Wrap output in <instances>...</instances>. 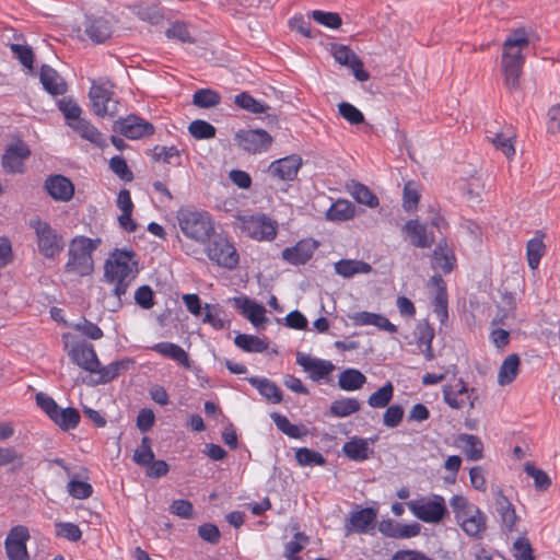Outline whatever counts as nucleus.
<instances>
[{
	"mask_svg": "<svg viewBox=\"0 0 560 560\" xmlns=\"http://www.w3.org/2000/svg\"><path fill=\"white\" fill-rule=\"evenodd\" d=\"M135 253L127 249H115L104 265L105 281L114 285V295L121 305V298L136 279L139 270L133 260Z\"/></svg>",
	"mask_w": 560,
	"mask_h": 560,
	"instance_id": "obj_1",
	"label": "nucleus"
},
{
	"mask_svg": "<svg viewBox=\"0 0 560 560\" xmlns=\"http://www.w3.org/2000/svg\"><path fill=\"white\" fill-rule=\"evenodd\" d=\"M529 39L524 28H517L510 33L503 43L502 71L504 84L510 91L520 85V75L524 65L523 49L527 48Z\"/></svg>",
	"mask_w": 560,
	"mask_h": 560,
	"instance_id": "obj_2",
	"label": "nucleus"
},
{
	"mask_svg": "<svg viewBox=\"0 0 560 560\" xmlns=\"http://www.w3.org/2000/svg\"><path fill=\"white\" fill-rule=\"evenodd\" d=\"M455 521L470 538L482 539L487 532L488 516L466 497L455 494L450 500Z\"/></svg>",
	"mask_w": 560,
	"mask_h": 560,
	"instance_id": "obj_3",
	"label": "nucleus"
},
{
	"mask_svg": "<svg viewBox=\"0 0 560 560\" xmlns=\"http://www.w3.org/2000/svg\"><path fill=\"white\" fill-rule=\"evenodd\" d=\"M101 238H90L83 235L75 236L69 244L68 261L65 271L75 276H89L94 270L93 252L101 245Z\"/></svg>",
	"mask_w": 560,
	"mask_h": 560,
	"instance_id": "obj_4",
	"label": "nucleus"
},
{
	"mask_svg": "<svg viewBox=\"0 0 560 560\" xmlns=\"http://www.w3.org/2000/svg\"><path fill=\"white\" fill-rule=\"evenodd\" d=\"M28 225L34 230L38 252L47 259H55L65 248L63 236L48 222L32 219Z\"/></svg>",
	"mask_w": 560,
	"mask_h": 560,
	"instance_id": "obj_5",
	"label": "nucleus"
},
{
	"mask_svg": "<svg viewBox=\"0 0 560 560\" xmlns=\"http://www.w3.org/2000/svg\"><path fill=\"white\" fill-rule=\"evenodd\" d=\"M37 406L46 413V416L62 431L75 429L81 420L78 409L73 407L61 408L47 394L37 393L35 396Z\"/></svg>",
	"mask_w": 560,
	"mask_h": 560,
	"instance_id": "obj_6",
	"label": "nucleus"
},
{
	"mask_svg": "<svg viewBox=\"0 0 560 560\" xmlns=\"http://www.w3.org/2000/svg\"><path fill=\"white\" fill-rule=\"evenodd\" d=\"M177 218L182 232L194 241L203 243L213 232L211 218L207 212L182 210Z\"/></svg>",
	"mask_w": 560,
	"mask_h": 560,
	"instance_id": "obj_7",
	"label": "nucleus"
},
{
	"mask_svg": "<svg viewBox=\"0 0 560 560\" xmlns=\"http://www.w3.org/2000/svg\"><path fill=\"white\" fill-rule=\"evenodd\" d=\"M407 505L417 518L425 523H439L447 513L445 500L439 494L409 501Z\"/></svg>",
	"mask_w": 560,
	"mask_h": 560,
	"instance_id": "obj_8",
	"label": "nucleus"
},
{
	"mask_svg": "<svg viewBox=\"0 0 560 560\" xmlns=\"http://www.w3.org/2000/svg\"><path fill=\"white\" fill-rule=\"evenodd\" d=\"M208 258L218 266L234 269L238 265V254L234 245L223 235H214L207 246Z\"/></svg>",
	"mask_w": 560,
	"mask_h": 560,
	"instance_id": "obj_9",
	"label": "nucleus"
},
{
	"mask_svg": "<svg viewBox=\"0 0 560 560\" xmlns=\"http://www.w3.org/2000/svg\"><path fill=\"white\" fill-rule=\"evenodd\" d=\"M235 144L250 154L266 152L272 144V137L264 129L238 130L234 136Z\"/></svg>",
	"mask_w": 560,
	"mask_h": 560,
	"instance_id": "obj_10",
	"label": "nucleus"
},
{
	"mask_svg": "<svg viewBox=\"0 0 560 560\" xmlns=\"http://www.w3.org/2000/svg\"><path fill=\"white\" fill-rule=\"evenodd\" d=\"M242 231L250 238L257 241H271L277 234V223L265 214L243 217Z\"/></svg>",
	"mask_w": 560,
	"mask_h": 560,
	"instance_id": "obj_11",
	"label": "nucleus"
},
{
	"mask_svg": "<svg viewBox=\"0 0 560 560\" xmlns=\"http://www.w3.org/2000/svg\"><path fill=\"white\" fill-rule=\"evenodd\" d=\"M31 538L28 528L24 525L13 526L4 540L5 553L9 560H30L26 542Z\"/></svg>",
	"mask_w": 560,
	"mask_h": 560,
	"instance_id": "obj_12",
	"label": "nucleus"
},
{
	"mask_svg": "<svg viewBox=\"0 0 560 560\" xmlns=\"http://www.w3.org/2000/svg\"><path fill=\"white\" fill-rule=\"evenodd\" d=\"M113 130L128 139L137 140L152 136L154 133V126L137 115H129L117 119L113 125Z\"/></svg>",
	"mask_w": 560,
	"mask_h": 560,
	"instance_id": "obj_13",
	"label": "nucleus"
},
{
	"mask_svg": "<svg viewBox=\"0 0 560 560\" xmlns=\"http://www.w3.org/2000/svg\"><path fill=\"white\" fill-rule=\"evenodd\" d=\"M31 155L28 145L18 139L10 143L2 155L1 165L7 173L22 174L24 172V161Z\"/></svg>",
	"mask_w": 560,
	"mask_h": 560,
	"instance_id": "obj_14",
	"label": "nucleus"
},
{
	"mask_svg": "<svg viewBox=\"0 0 560 560\" xmlns=\"http://www.w3.org/2000/svg\"><path fill=\"white\" fill-rule=\"evenodd\" d=\"M113 92L102 85L93 84L89 97L93 113L98 117H113L117 114L118 102L113 100Z\"/></svg>",
	"mask_w": 560,
	"mask_h": 560,
	"instance_id": "obj_15",
	"label": "nucleus"
},
{
	"mask_svg": "<svg viewBox=\"0 0 560 560\" xmlns=\"http://www.w3.org/2000/svg\"><path fill=\"white\" fill-rule=\"evenodd\" d=\"M377 509L372 506L362 508L351 512L349 518L345 523L346 536L352 533L368 534L376 524Z\"/></svg>",
	"mask_w": 560,
	"mask_h": 560,
	"instance_id": "obj_16",
	"label": "nucleus"
},
{
	"mask_svg": "<svg viewBox=\"0 0 560 560\" xmlns=\"http://www.w3.org/2000/svg\"><path fill=\"white\" fill-rule=\"evenodd\" d=\"M330 50L336 62L350 68L358 81L369 80L370 74L363 69V62L349 46L332 44Z\"/></svg>",
	"mask_w": 560,
	"mask_h": 560,
	"instance_id": "obj_17",
	"label": "nucleus"
},
{
	"mask_svg": "<svg viewBox=\"0 0 560 560\" xmlns=\"http://www.w3.org/2000/svg\"><path fill=\"white\" fill-rule=\"evenodd\" d=\"M69 355L73 363L90 373H95L98 369L100 361L91 343L84 341L75 342L71 347Z\"/></svg>",
	"mask_w": 560,
	"mask_h": 560,
	"instance_id": "obj_18",
	"label": "nucleus"
},
{
	"mask_svg": "<svg viewBox=\"0 0 560 560\" xmlns=\"http://www.w3.org/2000/svg\"><path fill=\"white\" fill-rule=\"evenodd\" d=\"M296 363L308 373L310 378L314 382L326 378L335 370V365L330 361L312 358L302 352L296 353Z\"/></svg>",
	"mask_w": 560,
	"mask_h": 560,
	"instance_id": "obj_19",
	"label": "nucleus"
},
{
	"mask_svg": "<svg viewBox=\"0 0 560 560\" xmlns=\"http://www.w3.org/2000/svg\"><path fill=\"white\" fill-rule=\"evenodd\" d=\"M44 189L56 201H69L74 195L72 182L63 175H50L44 183Z\"/></svg>",
	"mask_w": 560,
	"mask_h": 560,
	"instance_id": "obj_20",
	"label": "nucleus"
},
{
	"mask_svg": "<svg viewBox=\"0 0 560 560\" xmlns=\"http://www.w3.org/2000/svg\"><path fill=\"white\" fill-rule=\"evenodd\" d=\"M302 165L301 156L288 155L270 163L268 172L275 178L281 180H293Z\"/></svg>",
	"mask_w": 560,
	"mask_h": 560,
	"instance_id": "obj_21",
	"label": "nucleus"
},
{
	"mask_svg": "<svg viewBox=\"0 0 560 560\" xmlns=\"http://www.w3.org/2000/svg\"><path fill=\"white\" fill-rule=\"evenodd\" d=\"M378 532L389 538L405 539L419 535V523L400 524L392 518L383 520L377 524Z\"/></svg>",
	"mask_w": 560,
	"mask_h": 560,
	"instance_id": "obj_22",
	"label": "nucleus"
},
{
	"mask_svg": "<svg viewBox=\"0 0 560 560\" xmlns=\"http://www.w3.org/2000/svg\"><path fill=\"white\" fill-rule=\"evenodd\" d=\"M84 33L94 44H103L113 34V23L104 16L86 18Z\"/></svg>",
	"mask_w": 560,
	"mask_h": 560,
	"instance_id": "obj_23",
	"label": "nucleus"
},
{
	"mask_svg": "<svg viewBox=\"0 0 560 560\" xmlns=\"http://www.w3.org/2000/svg\"><path fill=\"white\" fill-rule=\"evenodd\" d=\"M402 231L410 238V243L418 248H429L434 243L433 233L427 231L424 224L419 223L418 220H409L402 226Z\"/></svg>",
	"mask_w": 560,
	"mask_h": 560,
	"instance_id": "obj_24",
	"label": "nucleus"
},
{
	"mask_svg": "<svg viewBox=\"0 0 560 560\" xmlns=\"http://www.w3.org/2000/svg\"><path fill=\"white\" fill-rule=\"evenodd\" d=\"M315 249V242L300 241L292 247H285L282 250V258L292 265H304L312 258Z\"/></svg>",
	"mask_w": 560,
	"mask_h": 560,
	"instance_id": "obj_25",
	"label": "nucleus"
},
{
	"mask_svg": "<svg viewBox=\"0 0 560 560\" xmlns=\"http://www.w3.org/2000/svg\"><path fill=\"white\" fill-rule=\"evenodd\" d=\"M495 509L500 516L501 529L504 533L515 530V524L518 520L513 504L501 492L495 498Z\"/></svg>",
	"mask_w": 560,
	"mask_h": 560,
	"instance_id": "obj_26",
	"label": "nucleus"
},
{
	"mask_svg": "<svg viewBox=\"0 0 560 560\" xmlns=\"http://www.w3.org/2000/svg\"><path fill=\"white\" fill-rule=\"evenodd\" d=\"M39 79L45 91L51 95H62L67 92V83L62 77L48 65L42 66Z\"/></svg>",
	"mask_w": 560,
	"mask_h": 560,
	"instance_id": "obj_27",
	"label": "nucleus"
},
{
	"mask_svg": "<svg viewBox=\"0 0 560 560\" xmlns=\"http://www.w3.org/2000/svg\"><path fill=\"white\" fill-rule=\"evenodd\" d=\"M335 272L346 279L355 275H368L373 268L369 262L358 259H340L334 264Z\"/></svg>",
	"mask_w": 560,
	"mask_h": 560,
	"instance_id": "obj_28",
	"label": "nucleus"
},
{
	"mask_svg": "<svg viewBox=\"0 0 560 560\" xmlns=\"http://www.w3.org/2000/svg\"><path fill=\"white\" fill-rule=\"evenodd\" d=\"M444 401L453 409H462L469 399L467 386L462 380L455 385H447L443 388Z\"/></svg>",
	"mask_w": 560,
	"mask_h": 560,
	"instance_id": "obj_29",
	"label": "nucleus"
},
{
	"mask_svg": "<svg viewBox=\"0 0 560 560\" xmlns=\"http://www.w3.org/2000/svg\"><path fill=\"white\" fill-rule=\"evenodd\" d=\"M151 350L165 358H170L176 361L178 364L186 369H190V359L187 352L176 343L167 341L158 342L151 347Z\"/></svg>",
	"mask_w": 560,
	"mask_h": 560,
	"instance_id": "obj_30",
	"label": "nucleus"
},
{
	"mask_svg": "<svg viewBox=\"0 0 560 560\" xmlns=\"http://www.w3.org/2000/svg\"><path fill=\"white\" fill-rule=\"evenodd\" d=\"M247 381L268 401L272 404H280L282 401V392L273 381L258 376L248 377Z\"/></svg>",
	"mask_w": 560,
	"mask_h": 560,
	"instance_id": "obj_31",
	"label": "nucleus"
},
{
	"mask_svg": "<svg viewBox=\"0 0 560 560\" xmlns=\"http://www.w3.org/2000/svg\"><path fill=\"white\" fill-rule=\"evenodd\" d=\"M25 456L14 446H0V467L8 466L10 474H18L25 467Z\"/></svg>",
	"mask_w": 560,
	"mask_h": 560,
	"instance_id": "obj_32",
	"label": "nucleus"
},
{
	"mask_svg": "<svg viewBox=\"0 0 560 560\" xmlns=\"http://www.w3.org/2000/svg\"><path fill=\"white\" fill-rule=\"evenodd\" d=\"M69 127L78 132L81 138L90 141L98 148H104L106 145V139L98 129L86 119L81 117L77 121H71Z\"/></svg>",
	"mask_w": 560,
	"mask_h": 560,
	"instance_id": "obj_33",
	"label": "nucleus"
},
{
	"mask_svg": "<svg viewBox=\"0 0 560 560\" xmlns=\"http://www.w3.org/2000/svg\"><path fill=\"white\" fill-rule=\"evenodd\" d=\"M235 306L241 308L242 313L255 327H259L266 320L265 307L248 298L235 299Z\"/></svg>",
	"mask_w": 560,
	"mask_h": 560,
	"instance_id": "obj_34",
	"label": "nucleus"
},
{
	"mask_svg": "<svg viewBox=\"0 0 560 560\" xmlns=\"http://www.w3.org/2000/svg\"><path fill=\"white\" fill-rule=\"evenodd\" d=\"M342 451L345 455L355 462H363L369 459L373 451L369 447V443L362 438H352L345 443Z\"/></svg>",
	"mask_w": 560,
	"mask_h": 560,
	"instance_id": "obj_35",
	"label": "nucleus"
},
{
	"mask_svg": "<svg viewBox=\"0 0 560 560\" xmlns=\"http://www.w3.org/2000/svg\"><path fill=\"white\" fill-rule=\"evenodd\" d=\"M457 441L467 459L479 460L482 458L483 443L477 435L460 434Z\"/></svg>",
	"mask_w": 560,
	"mask_h": 560,
	"instance_id": "obj_36",
	"label": "nucleus"
},
{
	"mask_svg": "<svg viewBox=\"0 0 560 560\" xmlns=\"http://www.w3.org/2000/svg\"><path fill=\"white\" fill-rule=\"evenodd\" d=\"M456 258L453 253L442 244H438L433 250L432 267L442 270L445 275L453 271Z\"/></svg>",
	"mask_w": 560,
	"mask_h": 560,
	"instance_id": "obj_37",
	"label": "nucleus"
},
{
	"mask_svg": "<svg viewBox=\"0 0 560 560\" xmlns=\"http://www.w3.org/2000/svg\"><path fill=\"white\" fill-rule=\"evenodd\" d=\"M518 368H520L518 355L514 354V353L508 355L503 360V362L499 369V373H498L499 385L505 386V385L511 384L518 374Z\"/></svg>",
	"mask_w": 560,
	"mask_h": 560,
	"instance_id": "obj_38",
	"label": "nucleus"
},
{
	"mask_svg": "<svg viewBox=\"0 0 560 560\" xmlns=\"http://www.w3.org/2000/svg\"><path fill=\"white\" fill-rule=\"evenodd\" d=\"M365 382V375L357 369H346L338 377V386L347 392L360 389Z\"/></svg>",
	"mask_w": 560,
	"mask_h": 560,
	"instance_id": "obj_39",
	"label": "nucleus"
},
{
	"mask_svg": "<svg viewBox=\"0 0 560 560\" xmlns=\"http://www.w3.org/2000/svg\"><path fill=\"white\" fill-rule=\"evenodd\" d=\"M270 417L278 430L289 438L300 439L307 434V429L304 425H296L291 423L285 416H282L278 412H272Z\"/></svg>",
	"mask_w": 560,
	"mask_h": 560,
	"instance_id": "obj_40",
	"label": "nucleus"
},
{
	"mask_svg": "<svg viewBox=\"0 0 560 560\" xmlns=\"http://www.w3.org/2000/svg\"><path fill=\"white\" fill-rule=\"evenodd\" d=\"M354 206L348 201L339 199L334 202L326 212V217L329 221H346L354 217Z\"/></svg>",
	"mask_w": 560,
	"mask_h": 560,
	"instance_id": "obj_41",
	"label": "nucleus"
},
{
	"mask_svg": "<svg viewBox=\"0 0 560 560\" xmlns=\"http://www.w3.org/2000/svg\"><path fill=\"white\" fill-rule=\"evenodd\" d=\"M234 343L245 352L261 353L268 349V342L257 336L238 334Z\"/></svg>",
	"mask_w": 560,
	"mask_h": 560,
	"instance_id": "obj_42",
	"label": "nucleus"
},
{
	"mask_svg": "<svg viewBox=\"0 0 560 560\" xmlns=\"http://www.w3.org/2000/svg\"><path fill=\"white\" fill-rule=\"evenodd\" d=\"M128 365L129 361H114L106 366H102L100 364L97 371L94 373L98 375L94 384H106L115 380L122 370L128 368Z\"/></svg>",
	"mask_w": 560,
	"mask_h": 560,
	"instance_id": "obj_43",
	"label": "nucleus"
},
{
	"mask_svg": "<svg viewBox=\"0 0 560 560\" xmlns=\"http://www.w3.org/2000/svg\"><path fill=\"white\" fill-rule=\"evenodd\" d=\"M544 234L540 236H536L528 241L526 245V256L528 266L530 269L535 270L538 268L540 264L541 257L545 255L546 246L542 242Z\"/></svg>",
	"mask_w": 560,
	"mask_h": 560,
	"instance_id": "obj_44",
	"label": "nucleus"
},
{
	"mask_svg": "<svg viewBox=\"0 0 560 560\" xmlns=\"http://www.w3.org/2000/svg\"><path fill=\"white\" fill-rule=\"evenodd\" d=\"M234 103L240 108L252 113L262 114L266 113L270 107L264 102L254 98L249 93L242 92L234 97Z\"/></svg>",
	"mask_w": 560,
	"mask_h": 560,
	"instance_id": "obj_45",
	"label": "nucleus"
},
{
	"mask_svg": "<svg viewBox=\"0 0 560 560\" xmlns=\"http://www.w3.org/2000/svg\"><path fill=\"white\" fill-rule=\"evenodd\" d=\"M349 191L351 196L362 205H365L370 208H375L378 206V198L370 190V188L361 183L352 182L349 185Z\"/></svg>",
	"mask_w": 560,
	"mask_h": 560,
	"instance_id": "obj_46",
	"label": "nucleus"
},
{
	"mask_svg": "<svg viewBox=\"0 0 560 560\" xmlns=\"http://www.w3.org/2000/svg\"><path fill=\"white\" fill-rule=\"evenodd\" d=\"M221 95L212 89H199L192 95V104L199 108H212L221 103Z\"/></svg>",
	"mask_w": 560,
	"mask_h": 560,
	"instance_id": "obj_47",
	"label": "nucleus"
},
{
	"mask_svg": "<svg viewBox=\"0 0 560 560\" xmlns=\"http://www.w3.org/2000/svg\"><path fill=\"white\" fill-rule=\"evenodd\" d=\"M361 404L355 398H341L331 402L329 411L332 416L345 418L360 410Z\"/></svg>",
	"mask_w": 560,
	"mask_h": 560,
	"instance_id": "obj_48",
	"label": "nucleus"
},
{
	"mask_svg": "<svg viewBox=\"0 0 560 560\" xmlns=\"http://www.w3.org/2000/svg\"><path fill=\"white\" fill-rule=\"evenodd\" d=\"M394 386L390 382H387L376 392L372 393L368 398V404L372 408H385L393 399Z\"/></svg>",
	"mask_w": 560,
	"mask_h": 560,
	"instance_id": "obj_49",
	"label": "nucleus"
},
{
	"mask_svg": "<svg viewBox=\"0 0 560 560\" xmlns=\"http://www.w3.org/2000/svg\"><path fill=\"white\" fill-rule=\"evenodd\" d=\"M188 131L197 140L212 139L217 133L215 127L202 119L191 121L188 126Z\"/></svg>",
	"mask_w": 560,
	"mask_h": 560,
	"instance_id": "obj_50",
	"label": "nucleus"
},
{
	"mask_svg": "<svg viewBox=\"0 0 560 560\" xmlns=\"http://www.w3.org/2000/svg\"><path fill=\"white\" fill-rule=\"evenodd\" d=\"M295 459L300 466H323L326 464L323 454L307 447L298 448Z\"/></svg>",
	"mask_w": 560,
	"mask_h": 560,
	"instance_id": "obj_51",
	"label": "nucleus"
},
{
	"mask_svg": "<svg viewBox=\"0 0 560 560\" xmlns=\"http://www.w3.org/2000/svg\"><path fill=\"white\" fill-rule=\"evenodd\" d=\"M152 451V441L149 436H143L140 446L133 453V462L141 466H148L154 459Z\"/></svg>",
	"mask_w": 560,
	"mask_h": 560,
	"instance_id": "obj_52",
	"label": "nucleus"
},
{
	"mask_svg": "<svg viewBox=\"0 0 560 560\" xmlns=\"http://www.w3.org/2000/svg\"><path fill=\"white\" fill-rule=\"evenodd\" d=\"M58 109L63 114L67 125L81 118L82 109L71 97H63L58 101Z\"/></svg>",
	"mask_w": 560,
	"mask_h": 560,
	"instance_id": "obj_53",
	"label": "nucleus"
},
{
	"mask_svg": "<svg viewBox=\"0 0 560 560\" xmlns=\"http://www.w3.org/2000/svg\"><path fill=\"white\" fill-rule=\"evenodd\" d=\"M68 493L79 500L88 499L93 493V488L89 482L79 480V477H72L67 485Z\"/></svg>",
	"mask_w": 560,
	"mask_h": 560,
	"instance_id": "obj_54",
	"label": "nucleus"
},
{
	"mask_svg": "<svg viewBox=\"0 0 560 560\" xmlns=\"http://www.w3.org/2000/svg\"><path fill=\"white\" fill-rule=\"evenodd\" d=\"M525 472L534 479V483L537 490L545 491L550 485L551 480L548 475L535 465L527 463L524 467Z\"/></svg>",
	"mask_w": 560,
	"mask_h": 560,
	"instance_id": "obj_55",
	"label": "nucleus"
},
{
	"mask_svg": "<svg viewBox=\"0 0 560 560\" xmlns=\"http://www.w3.org/2000/svg\"><path fill=\"white\" fill-rule=\"evenodd\" d=\"M167 38L177 39L182 43H195L194 37L190 35L186 23L176 21L165 31Z\"/></svg>",
	"mask_w": 560,
	"mask_h": 560,
	"instance_id": "obj_56",
	"label": "nucleus"
},
{
	"mask_svg": "<svg viewBox=\"0 0 560 560\" xmlns=\"http://www.w3.org/2000/svg\"><path fill=\"white\" fill-rule=\"evenodd\" d=\"M405 415V409L400 405L388 406L383 415V424L389 429L397 428Z\"/></svg>",
	"mask_w": 560,
	"mask_h": 560,
	"instance_id": "obj_57",
	"label": "nucleus"
},
{
	"mask_svg": "<svg viewBox=\"0 0 560 560\" xmlns=\"http://www.w3.org/2000/svg\"><path fill=\"white\" fill-rule=\"evenodd\" d=\"M109 168L113 173H115L120 179L125 182H131L133 179V174L127 165L125 159L120 155H115L109 161Z\"/></svg>",
	"mask_w": 560,
	"mask_h": 560,
	"instance_id": "obj_58",
	"label": "nucleus"
},
{
	"mask_svg": "<svg viewBox=\"0 0 560 560\" xmlns=\"http://www.w3.org/2000/svg\"><path fill=\"white\" fill-rule=\"evenodd\" d=\"M312 18L318 24H322L329 28H338L342 23L340 15L335 12L314 10L312 11Z\"/></svg>",
	"mask_w": 560,
	"mask_h": 560,
	"instance_id": "obj_59",
	"label": "nucleus"
},
{
	"mask_svg": "<svg viewBox=\"0 0 560 560\" xmlns=\"http://www.w3.org/2000/svg\"><path fill=\"white\" fill-rule=\"evenodd\" d=\"M11 51L15 56L16 59L27 69H33L34 63V54L30 46L20 45V44H11Z\"/></svg>",
	"mask_w": 560,
	"mask_h": 560,
	"instance_id": "obj_60",
	"label": "nucleus"
},
{
	"mask_svg": "<svg viewBox=\"0 0 560 560\" xmlns=\"http://www.w3.org/2000/svg\"><path fill=\"white\" fill-rule=\"evenodd\" d=\"M420 199L417 185L413 182L406 183L402 195V207L405 210L410 211L417 208Z\"/></svg>",
	"mask_w": 560,
	"mask_h": 560,
	"instance_id": "obj_61",
	"label": "nucleus"
},
{
	"mask_svg": "<svg viewBox=\"0 0 560 560\" xmlns=\"http://www.w3.org/2000/svg\"><path fill=\"white\" fill-rule=\"evenodd\" d=\"M56 534L70 541H78L81 539L82 532L80 527L70 522H60L56 524Z\"/></svg>",
	"mask_w": 560,
	"mask_h": 560,
	"instance_id": "obj_62",
	"label": "nucleus"
},
{
	"mask_svg": "<svg viewBox=\"0 0 560 560\" xmlns=\"http://www.w3.org/2000/svg\"><path fill=\"white\" fill-rule=\"evenodd\" d=\"M73 329L93 340H98L103 337L102 329L86 318H82L80 322L74 324Z\"/></svg>",
	"mask_w": 560,
	"mask_h": 560,
	"instance_id": "obj_63",
	"label": "nucleus"
},
{
	"mask_svg": "<svg viewBox=\"0 0 560 560\" xmlns=\"http://www.w3.org/2000/svg\"><path fill=\"white\" fill-rule=\"evenodd\" d=\"M513 548L516 560H534L533 548L527 538H517L513 544Z\"/></svg>",
	"mask_w": 560,
	"mask_h": 560,
	"instance_id": "obj_64",
	"label": "nucleus"
}]
</instances>
